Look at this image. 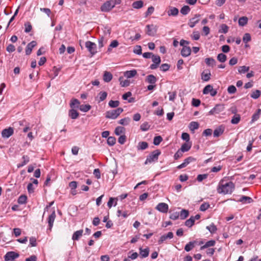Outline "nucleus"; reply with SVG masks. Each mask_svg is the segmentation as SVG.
I'll list each match as a JSON object with an SVG mask.
<instances>
[{"instance_id": "43", "label": "nucleus", "mask_w": 261, "mask_h": 261, "mask_svg": "<svg viewBox=\"0 0 261 261\" xmlns=\"http://www.w3.org/2000/svg\"><path fill=\"white\" fill-rule=\"evenodd\" d=\"M195 242H190L185 247V250L189 252L191 251L194 247V244Z\"/></svg>"}, {"instance_id": "50", "label": "nucleus", "mask_w": 261, "mask_h": 261, "mask_svg": "<svg viewBox=\"0 0 261 261\" xmlns=\"http://www.w3.org/2000/svg\"><path fill=\"white\" fill-rule=\"evenodd\" d=\"M119 104H120V102L118 100L114 101V100H111L109 102V106L111 108H117V107L119 106Z\"/></svg>"}, {"instance_id": "23", "label": "nucleus", "mask_w": 261, "mask_h": 261, "mask_svg": "<svg viewBox=\"0 0 261 261\" xmlns=\"http://www.w3.org/2000/svg\"><path fill=\"white\" fill-rule=\"evenodd\" d=\"M140 255L142 258H145L147 257L149 253V249L147 247L145 249H142L141 247L139 248Z\"/></svg>"}, {"instance_id": "41", "label": "nucleus", "mask_w": 261, "mask_h": 261, "mask_svg": "<svg viewBox=\"0 0 261 261\" xmlns=\"http://www.w3.org/2000/svg\"><path fill=\"white\" fill-rule=\"evenodd\" d=\"M27 200V196L25 195H22L19 197L17 202L20 204H23L26 203Z\"/></svg>"}, {"instance_id": "7", "label": "nucleus", "mask_w": 261, "mask_h": 261, "mask_svg": "<svg viewBox=\"0 0 261 261\" xmlns=\"http://www.w3.org/2000/svg\"><path fill=\"white\" fill-rule=\"evenodd\" d=\"M151 59L153 63L150 65V68L152 70H154L156 69L159 66V64H160L161 58L160 56L158 55H153L151 57Z\"/></svg>"}, {"instance_id": "63", "label": "nucleus", "mask_w": 261, "mask_h": 261, "mask_svg": "<svg viewBox=\"0 0 261 261\" xmlns=\"http://www.w3.org/2000/svg\"><path fill=\"white\" fill-rule=\"evenodd\" d=\"M208 175L206 174H199L197 177V180L199 182L202 181L203 179H206Z\"/></svg>"}, {"instance_id": "38", "label": "nucleus", "mask_w": 261, "mask_h": 261, "mask_svg": "<svg viewBox=\"0 0 261 261\" xmlns=\"http://www.w3.org/2000/svg\"><path fill=\"white\" fill-rule=\"evenodd\" d=\"M143 6V2L142 1H138L134 2L132 6L135 9H140Z\"/></svg>"}, {"instance_id": "4", "label": "nucleus", "mask_w": 261, "mask_h": 261, "mask_svg": "<svg viewBox=\"0 0 261 261\" xmlns=\"http://www.w3.org/2000/svg\"><path fill=\"white\" fill-rule=\"evenodd\" d=\"M85 46L92 56H93L97 53V46L95 43L88 41L85 43Z\"/></svg>"}, {"instance_id": "8", "label": "nucleus", "mask_w": 261, "mask_h": 261, "mask_svg": "<svg viewBox=\"0 0 261 261\" xmlns=\"http://www.w3.org/2000/svg\"><path fill=\"white\" fill-rule=\"evenodd\" d=\"M203 93L204 94H207L210 93L212 96H215L217 94V91L216 90L213 89L212 85H208L204 88L203 90Z\"/></svg>"}, {"instance_id": "34", "label": "nucleus", "mask_w": 261, "mask_h": 261, "mask_svg": "<svg viewBox=\"0 0 261 261\" xmlns=\"http://www.w3.org/2000/svg\"><path fill=\"white\" fill-rule=\"evenodd\" d=\"M80 102L79 101V100L77 99H72L71 101V102H70V107L71 108H79V107H80Z\"/></svg>"}, {"instance_id": "24", "label": "nucleus", "mask_w": 261, "mask_h": 261, "mask_svg": "<svg viewBox=\"0 0 261 261\" xmlns=\"http://www.w3.org/2000/svg\"><path fill=\"white\" fill-rule=\"evenodd\" d=\"M145 81L150 84H154L156 82L157 79L154 75L150 74L147 76Z\"/></svg>"}, {"instance_id": "3", "label": "nucleus", "mask_w": 261, "mask_h": 261, "mask_svg": "<svg viewBox=\"0 0 261 261\" xmlns=\"http://www.w3.org/2000/svg\"><path fill=\"white\" fill-rule=\"evenodd\" d=\"M123 111V109L121 108H118L115 110L108 111L106 113V117L107 118L115 119Z\"/></svg>"}, {"instance_id": "6", "label": "nucleus", "mask_w": 261, "mask_h": 261, "mask_svg": "<svg viewBox=\"0 0 261 261\" xmlns=\"http://www.w3.org/2000/svg\"><path fill=\"white\" fill-rule=\"evenodd\" d=\"M115 6V3L111 0L105 3L101 7L102 12H108L112 10Z\"/></svg>"}, {"instance_id": "35", "label": "nucleus", "mask_w": 261, "mask_h": 261, "mask_svg": "<svg viewBox=\"0 0 261 261\" xmlns=\"http://www.w3.org/2000/svg\"><path fill=\"white\" fill-rule=\"evenodd\" d=\"M199 124L197 122L192 121L189 124V128L191 130L194 131L199 128Z\"/></svg>"}, {"instance_id": "9", "label": "nucleus", "mask_w": 261, "mask_h": 261, "mask_svg": "<svg viewBox=\"0 0 261 261\" xmlns=\"http://www.w3.org/2000/svg\"><path fill=\"white\" fill-rule=\"evenodd\" d=\"M155 209L160 212L167 213L169 210L168 205L164 202L159 203L155 207Z\"/></svg>"}, {"instance_id": "52", "label": "nucleus", "mask_w": 261, "mask_h": 261, "mask_svg": "<svg viewBox=\"0 0 261 261\" xmlns=\"http://www.w3.org/2000/svg\"><path fill=\"white\" fill-rule=\"evenodd\" d=\"M260 113H261V110L258 109L257 111L255 114H254L253 115V116L252 117V121H256L259 118Z\"/></svg>"}, {"instance_id": "32", "label": "nucleus", "mask_w": 261, "mask_h": 261, "mask_svg": "<svg viewBox=\"0 0 261 261\" xmlns=\"http://www.w3.org/2000/svg\"><path fill=\"white\" fill-rule=\"evenodd\" d=\"M179 214L180 219L182 220H184L188 217L189 215V212L188 210L182 209L179 213Z\"/></svg>"}, {"instance_id": "17", "label": "nucleus", "mask_w": 261, "mask_h": 261, "mask_svg": "<svg viewBox=\"0 0 261 261\" xmlns=\"http://www.w3.org/2000/svg\"><path fill=\"white\" fill-rule=\"evenodd\" d=\"M191 53V49L189 46H184L181 50V55L184 57L189 56Z\"/></svg>"}, {"instance_id": "15", "label": "nucleus", "mask_w": 261, "mask_h": 261, "mask_svg": "<svg viewBox=\"0 0 261 261\" xmlns=\"http://www.w3.org/2000/svg\"><path fill=\"white\" fill-rule=\"evenodd\" d=\"M56 218V213L55 211H53L52 213L49 216L48 218V229L51 231L53 226V224Z\"/></svg>"}, {"instance_id": "30", "label": "nucleus", "mask_w": 261, "mask_h": 261, "mask_svg": "<svg viewBox=\"0 0 261 261\" xmlns=\"http://www.w3.org/2000/svg\"><path fill=\"white\" fill-rule=\"evenodd\" d=\"M148 147V144L146 142H140L137 146L138 150H145Z\"/></svg>"}, {"instance_id": "2", "label": "nucleus", "mask_w": 261, "mask_h": 261, "mask_svg": "<svg viewBox=\"0 0 261 261\" xmlns=\"http://www.w3.org/2000/svg\"><path fill=\"white\" fill-rule=\"evenodd\" d=\"M161 152L159 149H156L153 151L147 156L144 164L146 165L148 163H151L152 162L157 161L159 158V156L161 154Z\"/></svg>"}, {"instance_id": "49", "label": "nucleus", "mask_w": 261, "mask_h": 261, "mask_svg": "<svg viewBox=\"0 0 261 261\" xmlns=\"http://www.w3.org/2000/svg\"><path fill=\"white\" fill-rule=\"evenodd\" d=\"M227 59L226 56L222 53L218 54L217 56V59L220 62H224L226 61Z\"/></svg>"}, {"instance_id": "11", "label": "nucleus", "mask_w": 261, "mask_h": 261, "mask_svg": "<svg viewBox=\"0 0 261 261\" xmlns=\"http://www.w3.org/2000/svg\"><path fill=\"white\" fill-rule=\"evenodd\" d=\"M201 15L199 14H196L194 16L190 19L188 25L190 28H194L195 25L200 21Z\"/></svg>"}, {"instance_id": "42", "label": "nucleus", "mask_w": 261, "mask_h": 261, "mask_svg": "<svg viewBox=\"0 0 261 261\" xmlns=\"http://www.w3.org/2000/svg\"><path fill=\"white\" fill-rule=\"evenodd\" d=\"M194 223L195 222L194 220V218L191 217L190 219L186 221V222H185V225L188 227H191L193 225H194Z\"/></svg>"}, {"instance_id": "47", "label": "nucleus", "mask_w": 261, "mask_h": 261, "mask_svg": "<svg viewBox=\"0 0 261 261\" xmlns=\"http://www.w3.org/2000/svg\"><path fill=\"white\" fill-rule=\"evenodd\" d=\"M260 94L261 92L258 90H256L252 93L250 96L253 99H257L260 96Z\"/></svg>"}, {"instance_id": "54", "label": "nucleus", "mask_w": 261, "mask_h": 261, "mask_svg": "<svg viewBox=\"0 0 261 261\" xmlns=\"http://www.w3.org/2000/svg\"><path fill=\"white\" fill-rule=\"evenodd\" d=\"M25 30L24 32L25 33H29L32 29V27L30 22H27L24 23Z\"/></svg>"}, {"instance_id": "5", "label": "nucleus", "mask_w": 261, "mask_h": 261, "mask_svg": "<svg viewBox=\"0 0 261 261\" xmlns=\"http://www.w3.org/2000/svg\"><path fill=\"white\" fill-rule=\"evenodd\" d=\"M224 106L222 104H217L214 108L208 112V115H214L220 114L224 110Z\"/></svg>"}, {"instance_id": "53", "label": "nucleus", "mask_w": 261, "mask_h": 261, "mask_svg": "<svg viewBox=\"0 0 261 261\" xmlns=\"http://www.w3.org/2000/svg\"><path fill=\"white\" fill-rule=\"evenodd\" d=\"M249 70V67L246 66H240L238 69V71L240 73H244Z\"/></svg>"}, {"instance_id": "13", "label": "nucleus", "mask_w": 261, "mask_h": 261, "mask_svg": "<svg viewBox=\"0 0 261 261\" xmlns=\"http://www.w3.org/2000/svg\"><path fill=\"white\" fill-rule=\"evenodd\" d=\"M195 161H196V159L195 158H194L193 157H192V156H189V157L186 158L184 160V162L182 164L178 165L177 167V168L178 169L184 168L186 167L191 162Z\"/></svg>"}, {"instance_id": "48", "label": "nucleus", "mask_w": 261, "mask_h": 261, "mask_svg": "<svg viewBox=\"0 0 261 261\" xmlns=\"http://www.w3.org/2000/svg\"><path fill=\"white\" fill-rule=\"evenodd\" d=\"M163 141V138L161 136H155L153 139V144L155 145H159Z\"/></svg>"}, {"instance_id": "18", "label": "nucleus", "mask_w": 261, "mask_h": 261, "mask_svg": "<svg viewBox=\"0 0 261 261\" xmlns=\"http://www.w3.org/2000/svg\"><path fill=\"white\" fill-rule=\"evenodd\" d=\"M107 95H108V94L106 92H105V91L100 92L98 93L97 97H96L98 102L99 103V102L103 101L107 98Z\"/></svg>"}, {"instance_id": "37", "label": "nucleus", "mask_w": 261, "mask_h": 261, "mask_svg": "<svg viewBox=\"0 0 261 261\" xmlns=\"http://www.w3.org/2000/svg\"><path fill=\"white\" fill-rule=\"evenodd\" d=\"M79 108L81 111L87 112L91 109V107L89 105H82L80 106Z\"/></svg>"}, {"instance_id": "21", "label": "nucleus", "mask_w": 261, "mask_h": 261, "mask_svg": "<svg viewBox=\"0 0 261 261\" xmlns=\"http://www.w3.org/2000/svg\"><path fill=\"white\" fill-rule=\"evenodd\" d=\"M83 233V230L80 229L75 231L72 237V239L73 241H77L82 236Z\"/></svg>"}, {"instance_id": "39", "label": "nucleus", "mask_w": 261, "mask_h": 261, "mask_svg": "<svg viewBox=\"0 0 261 261\" xmlns=\"http://www.w3.org/2000/svg\"><path fill=\"white\" fill-rule=\"evenodd\" d=\"M206 228L211 233H214L217 230L216 226L214 224L212 223L210 225L207 226Z\"/></svg>"}, {"instance_id": "36", "label": "nucleus", "mask_w": 261, "mask_h": 261, "mask_svg": "<svg viewBox=\"0 0 261 261\" xmlns=\"http://www.w3.org/2000/svg\"><path fill=\"white\" fill-rule=\"evenodd\" d=\"M191 147V145L189 143H184L180 148L179 149L183 152H187L190 150Z\"/></svg>"}, {"instance_id": "40", "label": "nucleus", "mask_w": 261, "mask_h": 261, "mask_svg": "<svg viewBox=\"0 0 261 261\" xmlns=\"http://www.w3.org/2000/svg\"><path fill=\"white\" fill-rule=\"evenodd\" d=\"M178 14V10L176 8L173 7L168 12L169 16H176Z\"/></svg>"}, {"instance_id": "25", "label": "nucleus", "mask_w": 261, "mask_h": 261, "mask_svg": "<svg viewBox=\"0 0 261 261\" xmlns=\"http://www.w3.org/2000/svg\"><path fill=\"white\" fill-rule=\"evenodd\" d=\"M69 116L73 119H75L77 118L79 116V113L77 112L76 110L72 109L69 111Z\"/></svg>"}, {"instance_id": "14", "label": "nucleus", "mask_w": 261, "mask_h": 261, "mask_svg": "<svg viewBox=\"0 0 261 261\" xmlns=\"http://www.w3.org/2000/svg\"><path fill=\"white\" fill-rule=\"evenodd\" d=\"M173 237V233L172 232H169L167 234L162 236L158 241L159 244H162L164 242L166 241L167 239H171Z\"/></svg>"}, {"instance_id": "55", "label": "nucleus", "mask_w": 261, "mask_h": 261, "mask_svg": "<svg viewBox=\"0 0 261 261\" xmlns=\"http://www.w3.org/2000/svg\"><path fill=\"white\" fill-rule=\"evenodd\" d=\"M170 65L168 64L165 63L161 65L160 68V70L163 72L168 71L170 68Z\"/></svg>"}, {"instance_id": "56", "label": "nucleus", "mask_w": 261, "mask_h": 261, "mask_svg": "<svg viewBox=\"0 0 261 261\" xmlns=\"http://www.w3.org/2000/svg\"><path fill=\"white\" fill-rule=\"evenodd\" d=\"M251 39V35L249 33H245L243 37V41L246 43L249 42Z\"/></svg>"}, {"instance_id": "33", "label": "nucleus", "mask_w": 261, "mask_h": 261, "mask_svg": "<svg viewBox=\"0 0 261 261\" xmlns=\"http://www.w3.org/2000/svg\"><path fill=\"white\" fill-rule=\"evenodd\" d=\"M248 18L246 16H243L239 18L238 23L239 25L243 27L248 22Z\"/></svg>"}, {"instance_id": "22", "label": "nucleus", "mask_w": 261, "mask_h": 261, "mask_svg": "<svg viewBox=\"0 0 261 261\" xmlns=\"http://www.w3.org/2000/svg\"><path fill=\"white\" fill-rule=\"evenodd\" d=\"M113 78L112 74L109 71H105L103 76V80L105 82H110Z\"/></svg>"}, {"instance_id": "1", "label": "nucleus", "mask_w": 261, "mask_h": 261, "mask_svg": "<svg viewBox=\"0 0 261 261\" xmlns=\"http://www.w3.org/2000/svg\"><path fill=\"white\" fill-rule=\"evenodd\" d=\"M234 189V185L232 181L223 183L221 181L217 188V191L220 194H231Z\"/></svg>"}, {"instance_id": "62", "label": "nucleus", "mask_w": 261, "mask_h": 261, "mask_svg": "<svg viewBox=\"0 0 261 261\" xmlns=\"http://www.w3.org/2000/svg\"><path fill=\"white\" fill-rule=\"evenodd\" d=\"M169 94V99L170 101H173L176 96V92L175 91L174 92H170L168 93Z\"/></svg>"}, {"instance_id": "51", "label": "nucleus", "mask_w": 261, "mask_h": 261, "mask_svg": "<svg viewBox=\"0 0 261 261\" xmlns=\"http://www.w3.org/2000/svg\"><path fill=\"white\" fill-rule=\"evenodd\" d=\"M108 144L110 146H113L116 143V139L114 137H109L107 139Z\"/></svg>"}, {"instance_id": "12", "label": "nucleus", "mask_w": 261, "mask_h": 261, "mask_svg": "<svg viewBox=\"0 0 261 261\" xmlns=\"http://www.w3.org/2000/svg\"><path fill=\"white\" fill-rule=\"evenodd\" d=\"M14 133L13 128L9 127L8 128H5L2 130V136L4 138H8L13 135Z\"/></svg>"}, {"instance_id": "20", "label": "nucleus", "mask_w": 261, "mask_h": 261, "mask_svg": "<svg viewBox=\"0 0 261 261\" xmlns=\"http://www.w3.org/2000/svg\"><path fill=\"white\" fill-rule=\"evenodd\" d=\"M137 70L135 69L128 70L124 73V76L127 79L134 77L137 74Z\"/></svg>"}, {"instance_id": "45", "label": "nucleus", "mask_w": 261, "mask_h": 261, "mask_svg": "<svg viewBox=\"0 0 261 261\" xmlns=\"http://www.w3.org/2000/svg\"><path fill=\"white\" fill-rule=\"evenodd\" d=\"M125 129L122 126H117L115 130V133L116 135H120L121 134L124 133Z\"/></svg>"}, {"instance_id": "64", "label": "nucleus", "mask_w": 261, "mask_h": 261, "mask_svg": "<svg viewBox=\"0 0 261 261\" xmlns=\"http://www.w3.org/2000/svg\"><path fill=\"white\" fill-rule=\"evenodd\" d=\"M209 207L210 204L208 203H203L200 205V210L201 211L204 212L207 210Z\"/></svg>"}, {"instance_id": "19", "label": "nucleus", "mask_w": 261, "mask_h": 261, "mask_svg": "<svg viewBox=\"0 0 261 261\" xmlns=\"http://www.w3.org/2000/svg\"><path fill=\"white\" fill-rule=\"evenodd\" d=\"M224 130V128L222 126H220L219 127L216 128L214 131V137H218L220 135H221Z\"/></svg>"}, {"instance_id": "44", "label": "nucleus", "mask_w": 261, "mask_h": 261, "mask_svg": "<svg viewBox=\"0 0 261 261\" xmlns=\"http://www.w3.org/2000/svg\"><path fill=\"white\" fill-rule=\"evenodd\" d=\"M130 121V119L128 117H125L119 120V123L123 125H127Z\"/></svg>"}, {"instance_id": "60", "label": "nucleus", "mask_w": 261, "mask_h": 261, "mask_svg": "<svg viewBox=\"0 0 261 261\" xmlns=\"http://www.w3.org/2000/svg\"><path fill=\"white\" fill-rule=\"evenodd\" d=\"M191 37L193 40H198L200 38V34L198 31H194Z\"/></svg>"}, {"instance_id": "26", "label": "nucleus", "mask_w": 261, "mask_h": 261, "mask_svg": "<svg viewBox=\"0 0 261 261\" xmlns=\"http://www.w3.org/2000/svg\"><path fill=\"white\" fill-rule=\"evenodd\" d=\"M23 161L18 164H17V168H21L24 165H25L27 163L29 162L30 158L28 155H23L22 158Z\"/></svg>"}, {"instance_id": "58", "label": "nucleus", "mask_w": 261, "mask_h": 261, "mask_svg": "<svg viewBox=\"0 0 261 261\" xmlns=\"http://www.w3.org/2000/svg\"><path fill=\"white\" fill-rule=\"evenodd\" d=\"M149 125L147 122L142 123L140 126V128L142 131H147L149 128Z\"/></svg>"}, {"instance_id": "10", "label": "nucleus", "mask_w": 261, "mask_h": 261, "mask_svg": "<svg viewBox=\"0 0 261 261\" xmlns=\"http://www.w3.org/2000/svg\"><path fill=\"white\" fill-rule=\"evenodd\" d=\"M18 253L14 251L8 252L4 256L5 261H10L14 260L19 257Z\"/></svg>"}, {"instance_id": "61", "label": "nucleus", "mask_w": 261, "mask_h": 261, "mask_svg": "<svg viewBox=\"0 0 261 261\" xmlns=\"http://www.w3.org/2000/svg\"><path fill=\"white\" fill-rule=\"evenodd\" d=\"M227 91L229 94H234L237 91V89L233 85H231L228 87Z\"/></svg>"}, {"instance_id": "57", "label": "nucleus", "mask_w": 261, "mask_h": 261, "mask_svg": "<svg viewBox=\"0 0 261 261\" xmlns=\"http://www.w3.org/2000/svg\"><path fill=\"white\" fill-rule=\"evenodd\" d=\"M183 152L181 151L180 149H178L177 151L174 154V158L175 160H177L178 159L180 158L183 155Z\"/></svg>"}, {"instance_id": "28", "label": "nucleus", "mask_w": 261, "mask_h": 261, "mask_svg": "<svg viewBox=\"0 0 261 261\" xmlns=\"http://www.w3.org/2000/svg\"><path fill=\"white\" fill-rule=\"evenodd\" d=\"M205 62L208 66L212 67L216 65V61L213 58H207L205 59Z\"/></svg>"}, {"instance_id": "27", "label": "nucleus", "mask_w": 261, "mask_h": 261, "mask_svg": "<svg viewBox=\"0 0 261 261\" xmlns=\"http://www.w3.org/2000/svg\"><path fill=\"white\" fill-rule=\"evenodd\" d=\"M239 201L243 203H250L253 201V200L250 197L246 196H242L239 200Z\"/></svg>"}, {"instance_id": "46", "label": "nucleus", "mask_w": 261, "mask_h": 261, "mask_svg": "<svg viewBox=\"0 0 261 261\" xmlns=\"http://www.w3.org/2000/svg\"><path fill=\"white\" fill-rule=\"evenodd\" d=\"M190 11V8L188 6H184L180 9V13L183 15H187Z\"/></svg>"}, {"instance_id": "59", "label": "nucleus", "mask_w": 261, "mask_h": 261, "mask_svg": "<svg viewBox=\"0 0 261 261\" xmlns=\"http://www.w3.org/2000/svg\"><path fill=\"white\" fill-rule=\"evenodd\" d=\"M240 119L239 115L234 116L231 120V122L232 124H238L240 122Z\"/></svg>"}, {"instance_id": "29", "label": "nucleus", "mask_w": 261, "mask_h": 261, "mask_svg": "<svg viewBox=\"0 0 261 261\" xmlns=\"http://www.w3.org/2000/svg\"><path fill=\"white\" fill-rule=\"evenodd\" d=\"M211 72L210 71L207 72H205L204 71L201 73V79L205 82L208 81L211 79Z\"/></svg>"}, {"instance_id": "31", "label": "nucleus", "mask_w": 261, "mask_h": 261, "mask_svg": "<svg viewBox=\"0 0 261 261\" xmlns=\"http://www.w3.org/2000/svg\"><path fill=\"white\" fill-rule=\"evenodd\" d=\"M216 244V241L215 240H210L206 242V243L202 246L201 247V250H203L205 248L212 247L215 246Z\"/></svg>"}, {"instance_id": "16", "label": "nucleus", "mask_w": 261, "mask_h": 261, "mask_svg": "<svg viewBox=\"0 0 261 261\" xmlns=\"http://www.w3.org/2000/svg\"><path fill=\"white\" fill-rule=\"evenodd\" d=\"M37 45V42L35 41H32L30 42L27 46L25 48L26 55H29L32 53L33 48Z\"/></svg>"}]
</instances>
